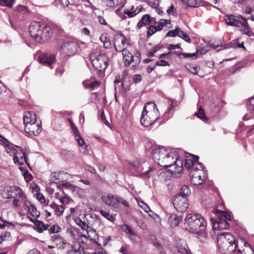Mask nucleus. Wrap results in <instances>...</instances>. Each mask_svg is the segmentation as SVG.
<instances>
[{
    "label": "nucleus",
    "instance_id": "58",
    "mask_svg": "<svg viewBox=\"0 0 254 254\" xmlns=\"http://www.w3.org/2000/svg\"><path fill=\"white\" fill-rule=\"evenodd\" d=\"M142 77L140 74H135L133 77V80L134 83H138L141 81Z\"/></svg>",
    "mask_w": 254,
    "mask_h": 254
},
{
    "label": "nucleus",
    "instance_id": "38",
    "mask_svg": "<svg viewBox=\"0 0 254 254\" xmlns=\"http://www.w3.org/2000/svg\"><path fill=\"white\" fill-rule=\"evenodd\" d=\"M245 248L243 249L242 250L240 249H237V254H252V250L249 247H247L246 245H245Z\"/></svg>",
    "mask_w": 254,
    "mask_h": 254
},
{
    "label": "nucleus",
    "instance_id": "46",
    "mask_svg": "<svg viewBox=\"0 0 254 254\" xmlns=\"http://www.w3.org/2000/svg\"><path fill=\"white\" fill-rule=\"evenodd\" d=\"M179 30V27L176 28L174 30H170L167 33L166 36L174 37L178 36Z\"/></svg>",
    "mask_w": 254,
    "mask_h": 254
},
{
    "label": "nucleus",
    "instance_id": "13",
    "mask_svg": "<svg viewBox=\"0 0 254 254\" xmlns=\"http://www.w3.org/2000/svg\"><path fill=\"white\" fill-rule=\"evenodd\" d=\"M224 20L228 25L240 27L245 19L241 16H237L233 14H227L225 15Z\"/></svg>",
    "mask_w": 254,
    "mask_h": 254
},
{
    "label": "nucleus",
    "instance_id": "27",
    "mask_svg": "<svg viewBox=\"0 0 254 254\" xmlns=\"http://www.w3.org/2000/svg\"><path fill=\"white\" fill-rule=\"evenodd\" d=\"M177 254H190V250L187 244L185 242H183L180 245H178L177 246Z\"/></svg>",
    "mask_w": 254,
    "mask_h": 254
},
{
    "label": "nucleus",
    "instance_id": "19",
    "mask_svg": "<svg viewBox=\"0 0 254 254\" xmlns=\"http://www.w3.org/2000/svg\"><path fill=\"white\" fill-rule=\"evenodd\" d=\"M10 192L11 194V197H17L21 198V201L26 200L27 196L25 194L20 190L19 187L12 186L10 187Z\"/></svg>",
    "mask_w": 254,
    "mask_h": 254
},
{
    "label": "nucleus",
    "instance_id": "55",
    "mask_svg": "<svg viewBox=\"0 0 254 254\" xmlns=\"http://www.w3.org/2000/svg\"><path fill=\"white\" fill-rule=\"evenodd\" d=\"M167 12L169 15H174L175 13V10L174 6L172 4L167 9Z\"/></svg>",
    "mask_w": 254,
    "mask_h": 254
},
{
    "label": "nucleus",
    "instance_id": "25",
    "mask_svg": "<svg viewBox=\"0 0 254 254\" xmlns=\"http://www.w3.org/2000/svg\"><path fill=\"white\" fill-rule=\"evenodd\" d=\"M239 28H240L241 31H243L244 34L250 37L254 35V33L251 30V28L249 26L248 22L246 19L242 22V25H241Z\"/></svg>",
    "mask_w": 254,
    "mask_h": 254
},
{
    "label": "nucleus",
    "instance_id": "52",
    "mask_svg": "<svg viewBox=\"0 0 254 254\" xmlns=\"http://www.w3.org/2000/svg\"><path fill=\"white\" fill-rule=\"evenodd\" d=\"M75 137L76 141L78 142L79 146L82 147L83 146V145H84L85 142H84V140L83 139V138H82L81 137V136H80L79 133V135H75Z\"/></svg>",
    "mask_w": 254,
    "mask_h": 254
},
{
    "label": "nucleus",
    "instance_id": "60",
    "mask_svg": "<svg viewBox=\"0 0 254 254\" xmlns=\"http://www.w3.org/2000/svg\"><path fill=\"white\" fill-rule=\"evenodd\" d=\"M126 1L125 0H116V5H118L119 8H122L125 5Z\"/></svg>",
    "mask_w": 254,
    "mask_h": 254
},
{
    "label": "nucleus",
    "instance_id": "49",
    "mask_svg": "<svg viewBox=\"0 0 254 254\" xmlns=\"http://www.w3.org/2000/svg\"><path fill=\"white\" fill-rule=\"evenodd\" d=\"M1 196L4 198L11 197V194L10 192V187L1 192Z\"/></svg>",
    "mask_w": 254,
    "mask_h": 254
},
{
    "label": "nucleus",
    "instance_id": "17",
    "mask_svg": "<svg viewBox=\"0 0 254 254\" xmlns=\"http://www.w3.org/2000/svg\"><path fill=\"white\" fill-rule=\"evenodd\" d=\"M247 110L248 113L243 118L244 121L254 119V97L249 99L247 103Z\"/></svg>",
    "mask_w": 254,
    "mask_h": 254
},
{
    "label": "nucleus",
    "instance_id": "36",
    "mask_svg": "<svg viewBox=\"0 0 254 254\" xmlns=\"http://www.w3.org/2000/svg\"><path fill=\"white\" fill-rule=\"evenodd\" d=\"M178 36L183 39L188 43L190 42V39L187 33L181 30L179 28Z\"/></svg>",
    "mask_w": 254,
    "mask_h": 254
},
{
    "label": "nucleus",
    "instance_id": "42",
    "mask_svg": "<svg viewBox=\"0 0 254 254\" xmlns=\"http://www.w3.org/2000/svg\"><path fill=\"white\" fill-rule=\"evenodd\" d=\"M123 231L129 235H133V231L127 225L124 224L122 226Z\"/></svg>",
    "mask_w": 254,
    "mask_h": 254
},
{
    "label": "nucleus",
    "instance_id": "32",
    "mask_svg": "<svg viewBox=\"0 0 254 254\" xmlns=\"http://www.w3.org/2000/svg\"><path fill=\"white\" fill-rule=\"evenodd\" d=\"M194 115L204 122H206L207 121V119L205 115L204 111L201 107L199 108L197 112L194 113Z\"/></svg>",
    "mask_w": 254,
    "mask_h": 254
},
{
    "label": "nucleus",
    "instance_id": "63",
    "mask_svg": "<svg viewBox=\"0 0 254 254\" xmlns=\"http://www.w3.org/2000/svg\"><path fill=\"white\" fill-rule=\"evenodd\" d=\"M145 161H146L143 158H139L137 160V162H135L134 163L133 166L135 167H137L138 166V165L144 163V162H145Z\"/></svg>",
    "mask_w": 254,
    "mask_h": 254
},
{
    "label": "nucleus",
    "instance_id": "33",
    "mask_svg": "<svg viewBox=\"0 0 254 254\" xmlns=\"http://www.w3.org/2000/svg\"><path fill=\"white\" fill-rule=\"evenodd\" d=\"M141 10V8H139L137 7L135 10L133 11H130L127 9H125L124 10V13L125 14L127 15L128 17L129 18L132 17L136 15L137 13H138Z\"/></svg>",
    "mask_w": 254,
    "mask_h": 254
},
{
    "label": "nucleus",
    "instance_id": "40",
    "mask_svg": "<svg viewBox=\"0 0 254 254\" xmlns=\"http://www.w3.org/2000/svg\"><path fill=\"white\" fill-rule=\"evenodd\" d=\"M55 213L58 216L63 215L64 211V208L62 205H57L54 210Z\"/></svg>",
    "mask_w": 254,
    "mask_h": 254
},
{
    "label": "nucleus",
    "instance_id": "53",
    "mask_svg": "<svg viewBox=\"0 0 254 254\" xmlns=\"http://www.w3.org/2000/svg\"><path fill=\"white\" fill-rule=\"evenodd\" d=\"M156 65L159 66H165L169 65V63L165 60H161L156 63Z\"/></svg>",
    "mask_w": 254,
    "mask_h": 254
},
{
    "label": "nucleus",
    "instance_id": "15",
    "mask_svg": "<svg viewBox=\"0 0 254 254\" xmlns=\"http://www.w3.org/2000/svg\"><path fill=\"white\" fill-rule=\"evenodd\" d=\"M128 45L127 39L123 36H118L115 39L114 47L117 52H123L127 50V46Z\"/></svg>",
    "mask_w": 254,
    "mask_h": 254
},
{
    "label": "nucleus",
    "instance_id": "64",
    "mask_svg": "<svg viewBox=\"0 0 254 254\" xmlns=\"http://www.w3.org/2000/svg\"><path fill=\"white\" fill-rule=\"evenodd\" d=\"M171 21L170 20H166L164 19H161L159 20V23L163 27L166 26L167 24L170 23Z\"/></svg>",
    "mask_w": 254,
    "mask_h": 254
},
{
    "label": "nucleus",
    "instance_id": "10",
    "mask_svg": "<svg viewBox=\"0 0 254 254\" xmlns=\"http://www.w3.org/2000/svg\"><path fill=\"white\" fill-rule=\"evenodd\" d=\"M102 200L108 205L115 208H119L121 204H123L126 207H129V203L125 199L118 196L112 194L107 195H103L101 197Z\"/></svg>",
    "mask_w": 254,
    "mask_h": 254
},
{
    "label": "nucleus",
    "instance_id": "21",
    "mask_svg": "<svg viewBox=\"0 0 254 254\" xmlns=\"http://www.w3.org/2000/svg\"><path fill=\"white\" fill-rule=\"evenodd\" d=\"M25 206L28 209L29 213L33 217H38L40 216V213L37 211L36 207L31 202L27 200H24L23 202Z\"/></svg>",
    "mask_w": 254,
    "mask_h": 254
},
{
    "label": "nucleus",
    "instance_id": "54",
    "mask_svg": "<svg viewBox=\"0 0 254 254\" xmlns=\"http://www.w3.org/2000/svg\"><path fill=\"white\" fill-rule=\"evenodd\" d=\"M119 252L123 254H132L131 252H129L127 247L122 246L119 250Z\"/></svg>",
    "mask_w": 254,
    "mask_h": 254
},
{
    "label": "nucleus",
    "instance_id": "24",
    "mask_svg": "<svg viewBox=\"0 0 254 254\" xmlns=\"http://www.w3.org/2000/svg\"><path fill=\"white\" fill-rule=\"evenodd\" d=\"M31 221H32L35 225L34 230L39 233H42L43 231L47 229L49 226L48 224H45L42 221L37 219H31Z\"/></svg>",
    "mask_w": 254,
    "mask_h": 254
},
{
    "label": "nucleus",
    "instance_id": "28",
    "mask_svg": "<svg viewBox=\"0 0 254 254\" xmlns=\"http://www.w3.org/2000/svg\"><path fill=\"white\" fill-rule=\"evenodd\" d=\"M137 201L139 206L142 208L145 212H147L150 216L153 217L154 213L150 210L149 207L147 204L145 203L141 200L137 199Z\"/></svg>",
    "mask_w": 254,
    "mask_h": 254
},
{
    "label": "nucleus",
    "instance_id": "16",
    "mask_svg": "<svg viewBox=\"0 0 254 254\" xmlns=\"http://www.w3.org/2000/svg\"><path fill=\"white\" fill-rule=\"evenodd\" d=\"M55 56L54 55L48 53L41 54L39 57V62L45 65L52 68V65L55 62Z\"/></svg>",
    "mask_w": 254,
    "mask_h": 254
},
{
    "label": "nucleus",
    "instance_id": "41",
    "mask_svg": "<svg viewBox=\"0 0 254 254\" xmlns=\"http://www.w3.org/2000/svg\"><path fill=\"white\" fill-rule=\"evenodd\" d=\"M60 202L62 204H69L73 202V200L68 195H65L60 198Z\"/></svg>",
    "mask_w": 254,
    "mask_h": 254
},
{
    "label": "nucleus",
    "instance_id": "57",
    "mask_svg": "<svg viewBox=\"0 0 254 254\" xmlns=\"http://www.w3.org/2000/svg\"><path fill=\"white\" fill-rule=\"evenodd\" d=\"M154 170V168L153 167L150 168L147 171H146L142 174H141V176L143 178H147L150 177V173Z\"/></svg>",
    "mask_w": 254,
    "mask_h": 254
},
{
    "label": "nucleus",
    "instance_id": "47",
    "mask_svg": "<svg viewBox=\"0 0 254 254\" xmlns=\"http://www.w3.org/2000/svg\"><path fill=\"white\" fill-rule=\"evenodd\" d=\"M83 84L85 88H90L91 90H94L99 86V84L96 82H90L89 84H86L85 82H83Z\"/></svg>",
    "mask_w": 254,
    "mask_h": 254
},
{
    "label": "nucleus",
    "instance_id": "20",
    "mask_svg": "<svg viewBox=\"0 0 254 254\" xmlns=\"http://www.w3.org/2000/svg\"><path fill=\"white\" fill-rule=\"evenodd\" d=\"M211 221L213 224V227L214 229L217 230H224L228 229L229 227V223L227 221L221 217H220L218 221L213 222V219H211Z\"/></svg>",
    "mask_w": 254,
    "mask_h": 254
},
{
    "label": "nucleus",
    "instance_id": "29",
    "mask_svg": "<svg viewBox=\"0 0 254 254\" xmlns=\"http://www.w3.org/2000/svg\"><path fill=\"white\" fill-rule=\"evenodd\" d=\"M64 174L62 172H54L51 174V180L53 183L58 184L61 181V177Z\"/></svg>",
    "mask_w": 254,
    "mask_h": 254
},
{
    "label": "nucleus",
    "instance_id": "11",
    "mask_svg": "<svg viewBox=\"0 0 254 254\" xmlns=\"http://www.w3.org/2000/svg\"><path fill=\"white\" fill-rule=\"evenodd\" d=\"M124 64L126 66H129L131 63L133 65L138 64L141 61V55L139 52H136L134 56L128 50H125L123 53Z\"/></svg>",
    "mask_w": 254,
    "mask_h": 254
},
{
    "label": "nucleus",
    "instance_id": "4",
    "mask_svg": "<svg viewBox=\"0 0 254 254\" xmlns=\"http://www.w3.org/2000/svg\"><path fill=\"white\" fill-rule=\"evenodd\" d=\"M23 123L25 131L30 136H37L42 131L41 122L37 121L34 112L29 111L25 113Z\"/></svg>",
    "mask_w": 254,
    "mask_h": 254
},
{
    "label": "nucleus",
    "instance_id": "2",
    "mask_svg": "<svg viewBox=\"0 0 254 254\" xmlns=\"http://www.w3.org/2000/svg\"><path fill=\"white\" fill-rule=\"evenodd\" d=\"M31 37L37 42L41 43L47 41L52 35L50 27L40 22H32L29 27Z\"/></svg>",
    "mask_w": 254,
    "mask_h": 254
},
{
    "label": "nucleus",
    "instance_id": "3",
    "mask_svg": "<svg viewBox=\"0 0 254 254\" xmlns=\"http://www.w3.org/2000/svg\"><path fill=\"white\" fill-rule=\"evenodd\" d=\"M185 228L191 233L203 234L206 229V223L199 214H188L185 219Z\"/></svg>",
    "mask_w": 254,
    "mask_h": 254
},
{
    "label": "nucleus",
    "instance_id": "39",
    "mask_svg": "<svg viewBox=\"0 0 254 254\" xmlns=\"http://www.w3.org/2000/svg\"><path fill=\"white\" fill-rule=\"evenodd\" d=\"M161 48V46L159 45H156L152 49H151L149 52L147 53V56L148 57H151L153 56V55L160 50Z\"/></svg>",
    "mask_w": 254,
    "mask_h": 254
},
{
    "label": "nucleus",
    "instance_id": "43",
    "mask_svg": "<svg viewBox=\"0 0 254 254\" xmlns=\"http://www.w3.org/2000/svg\"><path fill=\"white\" fill-rule=\"evenodd\" d=\"M100 213L102 216L106 218L107 220L111 221H113L114 220L113 216L109 212L103 210H101L100 211Z\"/></svg>",
    "mask_w": 254,
    "mask_h": 254
},
{
    "label": "nucleus",
    "instance_id": "12",
    "mask_svg": "<svg viewBox=\"0 0 254 254\" xmlns=\"http://www.w3.org/2000/svg\"><path fill=\"white\" fill-rule=\"evenodd\" d=\"M173 205L176 210L183 212L187 210L189 206L188 199L182 195H176L173 200Z\"/></svg>",
    "mask_w": 254,
    "mask_h": 254
},
{
    "label": "nucleus",
    "instance_id": "1",
    "mask_svg": "<svg viewBox=\"0 0 254 254\" xmlns=\"http://www.w3.org/2000/svg\"><path fill=\"white\" fill-rule=\"evenodd\" d=\"M147 153L152 155L154 162L164 168H173L169 170L172 175L181 173L183 170V161L179 159V153L174 149L158 146L148 142L145 146Z\"/></svg>",
    "mask_w": 254,
    "mask_h": 254
},
{
    "label": "nucleus",
    "instance_id": "44",
    "mask_svg": "<svg viewBox=\"0 0 254 254\" xmlns=\"http://www.w3.org/2000/svg\"><path fill=\"white\" fill-rule=\"evenodd\" d=\"M48 231L50 234L57 233L61 231V228L58 225H54L49 229Z\"/></svg>",
    "mask_w": 254,
    "mask_h": 254
},
{
    "label": "nucleus",
    "instance_id": "9",
    "mask_svg": "<svg viewBox=\"0 0 254 254\" xmlns=\"http://www.w3.org/2000/svg\"><path fill=\"white\" fill-rule=\"evenodd\" d=\"M199 157L189 154L186 156L185 167L191 173V171L195 172L201 171L204 169L203 165L198 161Z\"/></svg>",
    "mask_w": 254,
    "mask_h": 254
},
{
    "label": "nucleus",
    "instance_id": "37",
    "mask_svg": "<svg viewBox=\"0 0 254 254\" xmlns=\"http://www.w3.org/2000/svg\"><path fill=\"white\" fill-rule=\"evenodd\" d=\"M190 194V190L187 186H184L181 189L180 191L177 195H182L186 197Z\"/></svg>",
    "mask_w": 254,
    "mask_h": 254
},
{
    "label": "nucleus",
    "instance_id": "18",
    "mask_svg": "<svg viewBox=\"0 0 254 254\" xmlns=\"http://www.w3.org/2000/svg\"><path fill=\"white\" fill-rule=\"evenodd\" d=\"M0 144L4 147L5 151L10 156H13L14 153L16 152L17 149H16V148L17 149V147H19L18 146L14 145L5 139L0 140Z\"/></svg>",
    "mask_w": 254,
    "mask_h": 254
},
{
    "label": "nucleus",
    "instance_id": "61",
    "mask_svg": "<svg viewBox=\"0 0 254 254\" xmlns=\"http://www.w3.org/2000/svg\"><path fill=\"white\" fill-rule=\"evenodd\" d=\"M167 48L169 50H174L175 49H182V48H181L179 44H176V45L169 44Z\"/></svg>",
    "mask_w": 254,
    "mask_h": 254
},
{
    "label": "nucleus",
    "instance_id": "22",
    "mask_svg": "<svg viewBox=\"0 0 254 254\" xmlns=\"http://www.w3.org/2000/svg\"><path fill=\"white\" fill-rule=\"evenodd\" d=\"M182 219V216L171 214L168 218V223L172 227H175L179 225Z\"/></svg>",
    "mask_w": 254,
    "mask_h": 254
},
{
    "label": "nucleus",
    "instance_id": "56",
    "mask_svg": "<svg viewBox=\"0 0 254 254\" xmlns=\"http://www.w3.org/2000/svg\"><path fill=\"white\" fill-rule=\"evenodd\" d=\"M156 31H157V30L156 29V28L155 27V26H151L149 27V28L148 29V32H147V34L149 36H151L153 34H154Z\"/></svg>",
    "mask_w": 254,
    "mask_h": 254
},
{
    "label": "nucleus",
    "instance_id": "35",
    "mask_svg": "<svg viewBox=\"0 0 254 254\" xmlns=\"http://www.w3.org/2000/svg\"><path fill=\"white\" fill-rule=\"evenodd\" d=\"M15 2V0H0V5L2 6L12 7Z\"/></svg>",
    "mask_w": 254,
    "mask_h": 254
},
{
    "label": "nucleus",
    "instance_id": "7",
    "mask_svg": "<svg viewBox=\"0 0 254 254\" xmlns=\"http://www.w3.org/2000/svg\"><path fill=\"white\" fill-rule=\"evenodd\" d=\"M90 59L93 66L98 72L103 73L108 67V58L104 54L98 52L90 54Z\"/></svg>",
    "mask_w": 254,
    "mask_h": 254
},
{
    "label": "nucleus",
    "instance_id": "45",
    "mask_svg": "<svg viewBox=\"0 0 254 254\" xmlns=\"http://www.w3.org/2000/svg\"><path fill=\"white\" fill-rule=\"evenodd\" d=\"M174 54L177 55L178 56H180V55H182L184 58H192L193 57H196V55H197V52H195L192 54H188V53H179L177 52H174Z\"/></svg>",
    "mask_w": 254,
    "mask_h": 254
},
{
    "label": "nucleus",
    "instance_id": "34",
    "mask_svg": "<svg viewBox=\"0 0 254 254\" xmlns=\"http://www.w3.org/2000/svg\"><path fill=\"white\" fill-rule=\"evenodd\" d=\"M75 222L82 230H87L88 225L84 221H82L79 217L75 218Z\"/></svg>",
    "mask_w": 254,
    "mask_h": 254
},
{
    "label": "nucleus",
    "instance_id": "59",
    "mask_svg": "<svg viewBox=\"0 0 254 254\" xmlns=\"http://www.w3.org/2000/svg\"><path fill=\"white\" fill-rule=\"evenodd\" d=\"M21 202L23 203V201H21V198L17 197L16 198H15L13 200V204L15 207H18V206H19L20 205V204H21L20 202Z\"/></svg>",
    "mask_w": 254,
    "mask_h": 254
},
{
    "label": "nucleus",
    "instance_id": "30",
    "mask_svg": "<svg viewBox=\"0 0 254 254\" xmlns=\"http://www.w3.org/2000/svg\"><path fill=\"white\" fill-rule=\"evenodd\" d=\"M190 180L191 183L195 185H200L202 184V181L200 180L197 177L195 172L191 171L190 173Z\"/></svg>",
    "mask_w": 254,
    "mask_h": 254
},
{
    "label": "nucleus",
    "instance_id": "48",
    "mask_svg": "<svg viewBox=\"0 0 254 254\" xmlns=\"http://www.w3.org/2000/svg\"><path fill=\"white\" fill-rule=\"evenodd\" d=\"M195 173L197 175V177L201 181H202V183L203 181L206 178V175L204 174V172H203V169L201 171V172L200 171H195Z\"/></svg>",
    "mask_w": 254,
    "mask_h": 254
},
{
    "label": "nucleus",
    "instance_id": "14",
    "mask_svg": "<svg viewBox=\"0 0 254 254\" xmlns=\"http://www.w3.org/2000/svg\"><path fill=\"white\" fill-rule=\"evenodd\" d=\"M16 149V152L13 155L14 162L19 165H22L25 163H27V158L23 149L19 146Z\"/></svg>",
    "mask_w": 254,
    "mask_h": 254
},
{
    "label": "nucleus",
    "instance_id": "26",
    "mask_svg": "<svg viewBox=\"0 0 254 254\" xmlns=\"http://www.w3.org/2000/svg\"><path fill=\"white\" fill-rule=\"evenodd\" d=\"M239 28H240L241 31H243L244 34L250 37L254 35V33L251 30V28L249 26L248 22L246 19L242 22V25H241Z\"/></svg>",
    "mask_w": 254,
    "mask_h": 254
},
{
    "label": "nucleus",
    "instance_id": "5",
    "mask_svg": "<svg viewBox=\"0 0 254 254\" xmlns=\"http://www.w3.org/2000/svg\"><path fill=\"white\" fill-rule=\"evenodd\" d=\"M217 242L220 252L222 254H232L237 247L234 237L228 232L218 234Z\"/></svg>",
    "mask_w": 254,
    "mask_h": 254
},
{
    "label": "nucleus",
    "instance_id": "50",
    "mask_svg": "<svg viewBox=\"0 0 254 254\" xmlns=\"http://www.w3.org/2000/svg\"><path fill=\"white\" fill-rule=\"evenodd\" d=\"M221 213V215L220 217L223 218L226 220H231L232 216L231 215L230 213L225 211H222Z\"/></svg>",
    "mask_w": 254,
    "mask_h": 254
},
{
    "label": "nucleus",
    "instance_id": "23",
    "mask_svg": "<svg viewBox=\"0 0 254 254\" xmlns=\"http://www.w3.org/2000/svg\"><path fill=\"white\" fill-rule=\"evenodd\" d=\"M154 21V19L153 17H151L149 14H145L137 23V27L139 29L141 28L143 25H147L150 23H152Z\"/></svg>",
    "mask_w": 254,
    "mask_h": 254
},
{
    "label": "nucleus",
    "instance_id": "62",
    "mask_svg": "<svg viewBox=\"0 0 254 254\" xmlns=\"http://www.w3.org/2000/svg\"><path fill=\"white\" fill-rule=\"evenodd\" d=\"M106 4L109 7H114L116 5V0H107L106 1Z\"/></svg>",
    "mask_w": 254,
    "mask_h": 254
},
{
    "label": "nucleus",
    "instance_id": "51",
    "mask_svg": "<svg viewBox=\"0 0 254 254\" xmlns=\"http://www.w3.org/2000/svg\"><path fill=\"white\" fill-rule=\"evenodd\" d=\"M68 121H69L70 125L71 126V127L72 128V131L74 133V136L79 135V132L77 128L74 125V123L70 119H68Z\"/></svg>",
    "mask_w": 254,
    "mask_h": 254
},
{
    "label": "nucleus",
    "instance_id": "6",
    "mask_svg": "<svg viewBox=\"0 0 254 254\" xmlns=\"http://www.w3.org/2000/svg\"><path fill=\"white\" fill-rule=\"evenodd\" d=\"M159 117V111L156 105L153 102H148L144 107L140 118V123L144 127H148L153 124Z\"/></svg>",
    "mask_w": 254,
    "mask_h": 254
},
{
    "label": "nucleus",
    "instance_id": "8",
    "mask_svg": "<svg viewBox=\"0 0 254 254\" xmlns=\"http://www.w3.org/2000/svg\"><path fill=\"white\" fill-rule=\"evenodd\" d=\"M78 43L74 41H65L61 47L60 52L64 56H72L80 51Z\"/></svg>",
    "mask_w": 254,
    "mask_h": 254
},
{
    "label": "nucleus",
    "instance_id": "31",
    "mask_svg": "<svg viewBox=\"0 0 254 254\" xmlns=\"http://www.w3.org/2000/svg\"><path fill=\"white\" fill-rule=\"evenodd\" d=\"M69 186L74 194L79 197H80L82 195L83 190L79 188L71 185H69Z\"/></svg>",
    "mask_w": 254,
    "mask_h": 254
}]
</instances>
